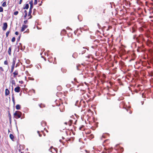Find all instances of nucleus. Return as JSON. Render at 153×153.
<instances>
[{
    "mask_svg": "<svg viewBox=\"0 0 153 153\" xmlns=\"http://www.w3.org/2000/svg\"><path fill=\"white\" fill-rule=\"evenodd\" d=\"M14 115L15 116L16 119H18L21 117L22 115V113L19 111H16L14 114Z\"/></svg>",
    "mask_w": 153,
    "mask_h": 153,
    "instance_id": "nucleus-1",
    "label": "nucleus"
},
{
    "mask_svg": "<svg viewBox=\"0 0 153 153\" xmlns=\"http://www.w3.org/2000/svg\"><path fill=\"white\" fill-rule=\"evenodd\" d=\"M16 59H13V61L12 62V65L11 67V69L10 72L12 73L13 72L14 70V68L15 67V61Z\"/></svg>",
    "mask_w": 153,
    "mask_h": 153,
    "instance_id": "nucleus-2",
    "label": "nucleus"
},
{
    "mask_svg": "<svg viewBox=\"0 0 153 153\" xmlns=\"http://www.w3.org/2000/svg\"><path fill=\"white\" fill-rule=\"evenodd\" d=\"M49 150L52 153H54L55 152H57V149L56 148H55L53 147H51L49 149Z\"/></svg>",
    "mask_w": 153,
    "mask_h": 153,
    "instance_id": "nucleus-3",
    "label": "nucleus"
},
{
    "mask_svg": "<svg viewBox=\"0 0 153 153\" xmlns=\"http://www.w3.org/2000/svg\"><path fill=\"white\" fill-rule=\"evenodd\" d=\"M28 27V26L25 25H23L22 27V29L21 30V32H22L24 31Z\"/></svg>",
    "mask_w": 153,
    "mask_h": 153,
    "instance_id": "nucleus-4",
    "label": "nucleus"
},
{
    "mask_svg": "<svg viewBox=\"0 0 153 153\" xmlns=\"http://www.w3.org/2000/svg\"><path fill=\"white\" fill-rule=\"evenodd\" d=\"M7 27V23L6 22L4 23L3 24V26L2 27L3 30H5L6 29Z\"/></svg>",
    "mask_w": 153,
    "mask_h": 153,
    "instance_id": "nucleus-5",
    "label": "nucleus"
},
{
    "mask_svg": "<svg viewBox=\"0 0 153 153\" xmlns=\"http://www.w3.org/2000/svg\"><path fill=\"white\" fill-rule=\"evenodd\" d=\"M20 88L19 86H18L15 88L14 91L15 92L18 93L20 91Z\"/></svg>",
    "mask_w": 153,
    "mask_h": 153,
    "instance_id": "nucleus-6",
    "label": "nucleus"
},
{
    "mask_svg": "<svg viewBox=\"0 0 153 153\" xmlns=\"http://www.w3.org/2000/svg\"><path fill=\"white\" fill-rule=\"evenodd\" d=\"M10 82L11 83L12 85H15V80L13 78V77L10 78Z\"/></svg>",
    "mask_w": 153,
    "mask_h": 153,
    "instance_id": "nucleus-7",
    "label": "nucleus"
},
{
    "mask_svg": "<svg viewBox=\"0 0 153 153\" xmlns=\"http://www.w3.org/2000/svg\"><path fill=\"white\" fill-rule=\"evenodd\" d=\"M13 74V77L15 78L16 76L18 74V72L17 71H15Z\"/></svg>",
    "mask_w": 153,
    "mask_h": 153,
    "instance_id": "nucleus-8",
    "label": "nucleus"
},
{
    "mask_svg": "<svg viewBox=\"0 0 153 153\" xmlns=\"http://www.w3.org/2000/svg\"><path fill=\"white\" fill-rule=\"evenodd\" d=\"M10 93L9 90L7 89H6L5 91V95L7 96Z\"/></svg>",
    "mask_w": 153,
    "mask_h": 153,
    "instance_id": "nucleus-9",
    "label": "nucleus"
},
{
    "mask_svg": "<svg viewBox=\"0 0 153 153\" xmlns=\"http://www.w3.org/2000/svg\"><path fill=\"white\" fill-rule=\"evenodd\" d=\"M72 122V121L71 120H70V122H69L68 123L66 122H65V124L66 125H67L68 124L70 126L71 125Z\"/></svg>",
    "mask_w": 153,
    "mask_h": 153,
    "instance_id": "nucleus-10",
    "label": "nucleus"
},
{
    "mask_svg": "<svg viewBox=\"0 0 153 153\" xmlns=\"http://www.w3.org/2000/svg\"><path fill=\"white\" fill-rule=\"evenodd\" d=\"M29 5L28 4H26L25 5V6L23 7L24 9H27L29 8Z\"/></svg>",
    "mask_w": 153,
    "mask_h": 153,
    "instance_id": "nucleus-11",
    "label": "nucleus"
},
{
    "mask_svg": "<svg viewBox=\"0 0 153 153\" xmlns=\"http://www.w3.org/2000/svg\"><path fill=\"white\" fill-rule=\"evenodd\" d=\"M16 109L17 110H19L20 108V105H17L16 106Z\"/></svg>",
    "mask_w": 153,
    "mask_h": 153,
    "instance_id": "nucleus-12",
    "label": "nucleus"
},
{
    "mask_svg": "<svg viewBox=\"0 0 153 153\" xmlns=\"http://www.w3.org/2000/svg\"><path fill=\"white\" fill-rule=\"evenodd\" d=\"M8 53L9 55H10L11 54V48L10 47L8 51Z\"/></svg>",
    "mask_w": 153,
    "mask_h": 153,
    "instance_id": "nucleus-13",
    "label": "nucleus"
},
{
    "mask_svg": "<svg viewBox=\"0 0 153 153\" xmlns=\"http://www.w3.org/2000/svg\"><path fill=\"white\" fill-rule=\"evenodd\" d=\"M10 138L12 140H13V139L14 138V136H13V135L11 134H10Z\"/></svg>",
    "mask_w": 153,
    "mask_h": 153,
    "instance_id": "nucleus-14",
    "label": "nucleus"
},
{
    "mask_svg": "<svg viewBox=\"0 0 153 153\" xmlns=\"http://www.w3.org/2000/svg\"><path fill=\"white\" fill-rule=\"evenodd\" d=\"M19 45H18V48H19V49H21V50H22V47L21 46V43H20L19 44Z\"/></svg>",
    "mask_w": 153,
    "mask_h": 153,
    "instance_id": "nucleus-15",
    "label": "nucleus"
},
{
    "mask_svg": "<svg viewBox=\"0 0 153 153\" xmlns=\"http://www.w3.org/2000/svg\"><path fill=\"white\" fill-rule=\"evenodd\" d=\"M24 13H25V15L24 16V18H26L27 16V13L26 10H25L24 11Z\"/></svg>",
    "mask_w": 153,
    "mask_h": 153,
    "instance_id": "nucleus-16",
    "label": "nucleus"
},
{
    "mask_svg": "<svg viewBox=\"0 0 153 153\" xmlns=\"http://www.w3.org/2000/svg\"><path fill=\"white\" fill-rule=\"evenodd\" d=\"M6 2H4L2 4V6L3 7H6Z\"/></svg>",
    "mask_w": 153,
    "mask_h": 153,
    "instance_id": "nucleus-17",
    "label": "nucleus"
},
{
    "mask_svg": "<svg viewBox=\"0 0 153 153\" xmlns=\"http://www.w3.org/2000/svg\"><path fill=\"white\" fill-rule=\"evenodd\" d=\"M25 62H26V63L28 64H29L30 63V61L28 59L26 60Z\"/></svg>",
    "mask_w": 153,
    "mask_h": 153,
    "instance_id": "nucleus-18",
    "label": "nucleus"
},
{
    "mask_svg": "<svg viewBox=\"0 0 153 153\" xmlns=\"http://www.w3.org/2000/svg\"><path fill=\"white\" fill-rule=\"evenodd\" d=\"M12 101L13 102V103L14 104L15 100H14V99L13 95H12Z\"/></svg>",
    "mask_w": 153,
    "mask_h": 153,
    "instance_id": "nucleus-19",
    "label": "nucleus"
},
{
    "mask_svg": "<svg viewBox=\"0 0 153 153\" xmlns=\"http://www.w3.org/2000/svg\"><path fill=\"white\" fill-rule=\"evenodd\" d=\"M18 13L19 12L18 11H16L13 14L15 15H17L18 14Z\"/></svg>",
    "mask_w": 153,
    "mask_h": 153,
    "instance_id": "nucleus-20",
    "label": "nucleus"
},
{
    "mask_svg": "<svg viewBox=\"0 0 153 153\" xmlns=\"http://www.w3.org/2000/svg\"><path fill=\"white\" fill-rule=\"evenodd\" d=\"M29 4H30V5H33V1L32 0H31V1H30Z\"/></svg>",
    "mask_w": 153,
    "mask_h": 153,
    "instance_id": "nucleus-21",
    "label": "nucleus"
},
{
    "mask_svg": "<svg viewBox=\"0 0 153 153\" xmlns=\"http://www.w3.org/2000/svg\"><path fill=\"white\" fill-rule=\"evenodd\" d=\"M15 40V37H13L11 39V41L12 42H14Z\"/></svg>",
    "mask_w": 153,
    "mask_h": 153,
    "instance_id": "nucleus-22",
    "label": "nucleus"
},
{
    "mask_svg": "<svg viewBox=\"0 0 153 153\" xmlns=\"http://www.w3.org/2000/svg\"><path fill=\"white\" fill-rule=\"evenodd\" d=\"M31 10H29V12L28 13V15L29 16H30L31 13Z\"/></svg>",
    "mask_w": 153,
    "mask_h": 153,
    "instance_id": "nucleus-23",
    "label": "nucleus"
},
{
    "mask_svg": "<svg viewBox=\"0 0 153 153\" xmlns=\"http://www.w3.org/2000/svg\"><path fill=\"white\" fill-rule=\"evenodd\" d=\"M37 0H34V5H36L37 4Z\"/></svg>",
    "mask_w": 153,
    "mask_h": 153,
    "instance_id": "nucleus-24",
    "label": "nucleus"
},
{
    "mask_svg": "<svg viewBox=\"0 0 153 153\" xmlns=\"http://www.w3.org/2000/svg\"><path fill=\"white\" fill-rule=\"evenodd\" d=\"M3 11V8L1 7H0V12H2Z\"/></svg>",
    "mask_w": 153,
    "mask_h": 153,
    "instance_id": "nucleus-25",
    "label": "nucleus"
},
{
    "mask_svg": "<svg viewBox=\"0 0 153 153\" xmlns=\"http://www.w3.org/2000/svg\"><path fill=\"white\" fill-rule=\"evenodd\" d=\"M4 65H7L8 64V62L7 61H5L4 62Z\"/></svg>",
    "mask_w": 153,
    "mask_h": 153,
    "instance_id": "nucleus-26",
    "label": "nucleus"
},
{
    "mask_svg": "<svg viewBox=\"0 0 153 153\" xmlns=\"http://www.w3.org/2000/svg\"><path fill=\"white\" fill-rule=\"evenodd\" d=\"M9 31H7L6 33V36L7 37L9 34Z\"/></svg>",
    "mask_w": 153,
    "mask_h": 153,
    "instance_id": "nucleus-27",
    "label": "nucleus"
},
{
    "mask_svg": "<svg viewBox=\"0 0 153 153\" xmlns=\"http://www.w3.org/2000/svg\"><path fill=\"white\" fill-rule=\"evenodd\" d=\"M27 22H28L27 20H25L24 22V23L25 24H26L27 23Z\"/></svg>",
    "mask_w": 153,
    "mask_h": 153,
    "instance_id": "nucleus-28",
    "label": "nucleus"
},
{
    "mask_svg": "<svg viewBox=\"0 0 153 153\" xmlns=\"http://www.w3.org/2000/svg\"><path fill=\"white\" fill-rule=\"evenodd\" d=\"M39 106L40 108H42L43 107H44L45 106L43 104H41L39 105Z\"/></svg>",
    "mask_w": 153,
    "mask_h": 153,
    "instance_id": "nucleus-29",
    "label": "nucleus"
},
{
    "mask_svg": "<svg viewBox=\"0 0 153 153\" xmlns=\"http://www.w3.org/2000/svg\"><path fill=\"white\" fill-rule=\"evenodd\" d=\"M33 8V5H30V7L29 10H31V9H32Z\"/></svg>",
    "mask_w": 153,
    "mask_h": 153,
    "instance_id": "nucleus-30",
    "label": "nucleus"
},
{
    "mask_svg": "<svg viewBox=\"0 0 153 153\" xmlns=\"http://www.w3.org/2000/svg\"><path fill=\"white\" fill-rule=\"evenodd\" d=\"M0 70L1 71H4V70L3 68L2 67H0Z\"/></svg>",
    "mask_w": 153,
    "mask_h": 153,
    "instance_id": "nucleus-31",
    "label": "nucleus"
},
{
    "mask_svg": "<svg viewBox=\"0 0 153 153\" xmlns=\"http://www.w3.org/2000/svg\"><path fill=\"white\" fill-rule=\"evenodd\" d=\"M37 132L39 134V137H41L42 136V135L41 134H40L39 133V131H37Z\"/></svg>",
    "mask_w": 153,
    "mask_h": 153,
    "instance_id": "nucleus-32",
    "label": "nucleus"
},
{
    "mask_svg": "<svg viewBox=\"0 0 153 153\" xmlns=\"http://www.w3.org/2000/svg\"><path fill=\"white\" fill-rule=\"evenodd\" d=\"M19 34V32H16L15 33V34L16 35H18Z\"/></svg>",
    "mask_w": 153,
    "mask_h": 153,
    "instance_id": "nucleus-33",
    "label": "nucleus"
},
{
    "mask_svg": "<svg viewBox=\"0 0 153 153\" xmlns=\"http://www.w3.org/2000/svg\"><path fill=\"white\" fill-rule=\"evenodd\" d=\"M22 0H20V1H19V4H21L22 2Z\"/></svg>",
    "mask_w": 153,
    "mask_h": 153,
    "instance_id": "nucleus-34",
    "label": "nucleus"
},
{
    "mask_svg": "<svg viewBox=\"0 0 153 153\" xmlns=\"http://www.w3.org/2000/svg\"><path fill=\"white\" fill-rule=\"evenodd\" d=\"M19 83H20L21 84H22L23 83V81H19Z\"/></svg>",
    "mask_w": 153,
    "mask_h": 153,
    "instance_id": "nucleus-35",
    "label": "nucleus"
},
{
    "mask_svg": "<svg viewBox=\"0 0 153 153\" xmlns=\"http://www.w3.org/2000/svg\"><path fill=\"white\" fill-rule=\"evenodd\" d=\"M120 150L122 152H123V148H121L120 149Z\"/></svg>",
    "mask_w": 153,
    "mask_h": 153,
    "instance_id": "nucleus-36",
    "label": "nucleus"
},
{
    "mask_svg": "<svg viewBox=\"0 0 153 153\" xmlns=\"http://www.w3.org/2000/svg\"><path fill=\"white\" fill-rule=\"evenodd\" d=\"M75 54H76V53H74V54H73V56L74 58H75V56H74V55H75Z\"/></svg>",
    "mask_w": 153,
    "mask_h": 153,
    "instance_id": "nucleus-37",
    "label": "nucleus"
},
{
    "mask_svg": "<svg viewBox=\"0 0 153 153\" xmlns=\"http://www.w3.org/2000/svg\"><path fill=\"white\" fill-rule=\"evenodd\" d=\"M74 80L75 81H76V79L75 78V79H74Z\"/></svg>",
    "mask_w": 153,
    "mask_h": 153,
    "instance_id": "nucleus-38",
    "label": "nucleus"
},
{
    "mask_svg": "<svg viewBox=\"0 0 153 153\" xmlns=\"http://www.w3.org/2000/svg\"><path fill=\"white\" fill-rule=\"evenodd\" d=\"M60 111H62V110H61V108H60Z\"/></svg>",
    "mask_w": 153,
    "mask_h": 153,
    "instance_id": "nucleus-39",
    "label": "nucleus"
},
{
    "mask_svg": "<svg viewBox=\"0 0 153 153\" xmlns=\"http://www.w3.org/2000/svg\"><path fill=\"white\" fill-rule=\"evenodd\" d=\"M26 32H27V31H25V32H24V33H26Z\"/></svg>",
    "mask_w": 153,
    "mask_h": 153,
    "instance_id": "nucleus-40",
    "label": "nucleus"
},
{
    "mask_svg": "<svg viewBox=\"0 0 153 153\" xmlns=\"http://www.w3.org/2000/svg\"><path fill=\"white\" fill-rule=\"evenodd\" d=\"M33 92H34V91H34V90H33Z\"/></svg>",
    "mask_w": 153,
    "mask_h": 153,
    "instance_id": "nucleus-41",
    "label": "nucleus"
},
{
    "mask_svg": "<svg viewBox=\"0 0 153 153\" xmlns=\"http://www.w3.org/2000/svg\"><path fill=\"white\" fill-rule=\"evenodd\" d=\"M98 27H99V24H98Z\"/></svg>",
    "mask_w": 153,
    "mask_h": 153,
    "instance_id": "nucleus-42",
    "label": "nucleus"
},
{
    "mask_svg": "<svg viewBox=\"0 0 153 153\" xmlns=\"http://www.w3.org/2000/svg\"><path fill=\"white\" fill-rule=\"evenodd\" d=\"M17 65L16 64V67H17Z\"/></svg>",
    "mask_w": 153,
    "mask_h": 153,
    "instance_id": "nucleus-43",
    "label": "nucleus"
},
{
    "mask_svg": "<svg viewBox=\"0 0 153 153\" xmlns=\"http://www.w3.org/2000/svg\"><path fill=\"white\" fill-rule=\"evenodd\" d=\"M131 112H130V114H131Z\"/></svg>",
    "mask_w": 153,
    "mask_h": 153,
    "instance_id": "nucleus-44",
    "label": "nucleus"
},
{
    "mask_svg": "<svg viewBox=\"0 0 153 153\" xmlns=\"http://www.w3.org/2000/svg\"><path fill=\"white\" fill-rule=\"evenodd\" d=\"M59 141H60H60H61V140H59Z\"/></svg>",
    "mask_w": 153,
    "mask_h": 153,
    "instance_id": "nucleus-45",
    "label": "nucleus"
},
{
    "mask_svg": "<svg viewBox=\"0 0 153 153\" xmlns=\"http://www.w3.org/2000/svg\"><path fill=\"white\" fill-rule=\"evenodd\" d=\"M20 153H23V152H21Z\"/></svg>",
    "mask_w": 153,
    "mask_h": 153,
    "instance_id": "nucleus-46",
    "label": "nucleus"
}]
</instances>
